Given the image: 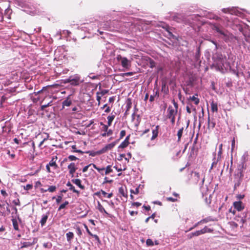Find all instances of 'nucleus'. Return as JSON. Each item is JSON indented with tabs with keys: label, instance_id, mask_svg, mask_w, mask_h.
<instances>
[{
	"label": "nucleus",
	"instance_id": "nucleus-21",
	"mask_svg": "<svg viewBox=\"0 0 250 250\" xmlns=\"http://www.w3.org/2000/svg\"><path fill=\"white\" fill-rule=\"evenodd\" d=\"M66 186L69 187V189L73 191V192L79 194V191L76 190L74 187L71 184L70 182H67Z\"/></svg>",
	"mask_w": 250,
	"mask_h": 250
},
{
	"label": "nucleus",
	"instance_id": "nucleus-14",
	"mask_svg": "<svg viewBox=\"0 0 250 250\" xmlns=\"http://www.w3.org/2000/svg\"><path fill=\"white\" fill-rule=\"evenodd\" d=\"M49 214V212H48L46 213V214H43L42 215V219L40 221V223H41V226L42 227H43L45 225V224L46 223V221H47V220L48 219Z\"/></svg>",
	"mask_w": 250,
	"mask_h": 250
},
{
	"label": "nucleus",
	"instance_id": "nucleus-25",
	"mask_svg": "<svg viewBox=\"0 0 250 250\" xmlns=\"http://www.w3.org/2000/svg\"><path fill=\"white\" fill-rule=\"evenodd\" d=\"M183 130H184V127H182L178 130V131L177 132L178 141V142L180 141L181 140V137L183 134Z\"/></svg>",
	"mask_w": 250,
	"mask_h": 250
},
{
	"label": "nucleus",
	"instance_id": "nucleus-54",
	"mask_svg": "<svg viewBox=\"0 0 250 250\" xmlns=\"http://www.w3.org/2000/svg\"><path fill=\"white\" fill-rule=\"evenodd\" d=\"M91 236L93 237L99 243H101V241L98 235L96 234H93V235H92Z\"/></svg>",
	"mask_w": 250,
	"mask_h": 250
},
{
	"label": "nucleus",
	"instance_id": "nucleus-7",
	"mask_svg": "<svg viewBox=\"0 0 250 250\" xmlns=\"http://www.w3.org/2000/svg\"><path fill=\"white\" fill-rule=\"evenodd\" d=\"M212 231V229L208 228L207 227H205L204 229L197 230L194 232H192L191 234L192 236H198L201 234H204L206 232H210Z\"/></svg>",
	"mask_w": 250,
	"mask_h": 250
},
{
	"label": "nucleus",
	"instance_id": "nucleus-55",
	"mask_svg": "<svg viewBox=\"0 0 250 250\" xmlns=\"http://www.w3.org/2000/svg\"><path fill=\"white\" fill-rule=\"evenodd\" d=\"M108 91L107 90H103L101 92H99V93L102 96L106 94Z\"/></svg>",
	"mask_w": 250,
	"mask_h": 250
},
{
	"label": "nucleus",
	"instance_id": "nucleus-22",
	"mask_svg": "<svg viewBox=\"0 0 250 250\" xmlns=\"http://www.w3.org/2000/svg\"><path fill=\"white\" fill-rule=\"evenodd\" d=\"M132 106V102L130 99H128L126 103V112H128Z\"/></svg>",
	"mask_w": 250,
	"mask_h": 250
},
{
	"label": "nucleus",
	"instance_id": "nucleus-9",
	"mask_svg": "<svg viewBox=\"0 0 250 250\" xmlns=\"http://www.w3.org/2000/svg\"><path fill=\"white\" fill-rule=\"evenodd\" d=\"M233 205L234 208L238 211L243 210L245 208L244 204L240 201L234 202Z\"/></svg>",
	"mask_w": 250,
	"mask_h": 250
},
{
	"label": "nucleus",
	"instance_id": "nucleus-17",
	"mask_svg": "<svg viewBox=\"0 0 250 250\" xmlns=\"http://www.w3.org/2000/svg\"><path fill=\"white\" fill-rule=\"evenodd\" d=\"M69 96L64 101H63L62 103V106L64 107V106H69L72 104V101L69 99Z\"/></svg>",
	"mask_w": 250,
	"mask_h": 250
},
{
	"label": "nucleus",
	"instance_id": "nucleus-4",
	"mask_svg": "<svg viewBox=\"0 0 250 250\" xmlns=\"http://www.w3.org/2000/svg\"><path fill=\"white\" fill-rule=\"evenodd\" d=\"M116 59L124 68L126 70L129 69L131 65L132 58L129 59L122 55L119 54L117 56Z\"/></svg>",
	"mask_w": 250,
	"mask_h": 250
},
{
	"label": "nucleus",
	"instance_id": "nucleus-34",
	"mask_svg": "<svg viewBox=\"0 0 250 250\" xmlns=\"http://www.w3.org/2000/svg\"><path fill=\"white\" fill-rule=\"evenodd\" d=\"M218 163V161L216 160V158H214L213 159V162L211 164V166L210 167L209 171H210L214 167H216L217 164Z\"/></svg>",
	"mask_w": 250,
	"mask_h": 250
},
{
	"label": "nucleus",
	"instance_id": "nucleus-53",
	"mask_svg": "<svg viewBox=\"0 0 250 250\" xmlns=\"http://www.w3.org/2000/svg\"><path fill=\"white\" fill-rule=\"evenodd\" d=\"M105 168L104 167L99 168L98 167V169H97L102 175H104V171Z\"/></svg>",
	"mask_w": 250,
	"mask_h": 250
},
{
	"label": "nucleus",
	"instance_id": "nucleus-37",
	"mask_svg": "<svg viewBox=\"0 0 250 250\" xmlns=\"http://www.w3.org/2000/svg\"><path fill=\"white\" fill-rule=\"evenodd\" d=\"M101 192L102 193L104 196H105L106 195L107 198H110L112 195H113V194L112 193H109V194H107L105 191L103 190H101Z\"/></svg>",
	"mask_w": 250,
	"mask_h": 250
},
{
	"label": "nucleus",
	"instance_id": "nucleus-47",
	"mask_svg": "<svg viewBox=\"0 0 250 250\" xmlns=\"http://www.w3.org/2000/svg\"><path fill=\"white\" fill-rule=\"evenodd\" d=\"M68 159L70 161H75L78 159V158L74 155H69L68 157Z\"/></svg>",
	"mask_w": 250,
	"mask_h": 250
},
{
	"label": "nucleus",
	"instance_id": "nucleus-16",
	"mask_svg": "<svg viewBox=\"0 0 250 250\" xmlns=\"http://www.w3.org/2000/svg\"><path fill=\"white\" fill-rule=\"evenodd\" d=\"M72 182L78 186L82 189H84V186L81 184V180L79 179H72Z\"/></svg>",
	"mask_w": 250,
	"mask_h": 250
},
{
	"label": "nucleus",
	"instance_id": "nucleus-33",
	"mask_svg": "<svg viewBox=\"0 0 250 250\" xmlns=\"http://www.w3.org/2000/svg\"><path fill=\"white\" fill-rule=\"evenodd\" d=\"M100 26L105 30H109L111 28L110 25H109V23L108 22H106L104 25H100Z\"/></svg>",
	"mask_w": 250,
	"mask_h": 250
},
{
	"label": "nucleus",
	"instance_id": "nucleus-41",
	"mask_svg": "<svg viewBox=\"0 0 250 250\" xmlns=\"http://www.w3.org/2000/svg\"><path fill=\"white\" fill-rule=\"evenodd\" d=\"M100 125H103V130L105 132H107L109 126L104 124L102 122L100 123Z\"/></svg>",
	"mask_w": 250,
	"mask_h": 250
},
{
	"label": "nucleus",
	"instance_id": "nucleus-13",
	"mask_svg": "<svg viewBox=\"0 0 250 250\" xmlns=\"http://www.w3.org/2000/svg\"><path fill=\"white\" fill-rule=\"evenodd\" d=\"M159 128V126L157 125L155 126V128L152 129V136L151 138V140H154L155 139L157 138L158 135V130Z\"/></svg>",
	"mask_w": 250,
	"mask_h": 250
},
{
	"label": "nucleus",
	"instance_id": "nucleus-63",
	"mask_svg": "<svg viewBox=\"0 0 250 250\" xmlns=\"http://www.w3.org/2000/svg\"><path fill=\"white\" fill-rule=\"evenodd\" d=\"M13 202L15 205H17V206L20 205V201L19 199H18L17 200H14Z\"/></svg>",
	"mask_w": 250,
	"mask_h": 250
},
{
	"label": "nucleus",
	"instance_id": "nucleus-20",
	"mask_svg": "<svg viewBox=\"0 0 250 250\" xmlns=\"http://www.w3.org/2000/svg\"><path fill=\"white\" fill-rule=\"evenodd\" d=\"M74 233L72 232L69 231L68 232L66 233V236L67 241L70 243L71 240L74 238Z\"/></svg>",
	"mask_w": 250,
	"mask_h": 250
},
{
	"label": "nucleus",
	"instance_id": "nucleus-36",
	"mask_svg": "<svg viewBox=\"0 0 250 250\" xmlns=\"http://www.w3.org/2000/svg\"><path fill=\"white\" fill-rule=\"evenodd\" d=\"M146 244L147 246H153L154 242L151 239H147L146 241Z\"/></svg>",
	"mask_w": 250,
	"mask_h": 250
},
{
	"label": "nucleus",
	"instance_id": "nucleus-8",
	"mask_svg": "<svg viewBox=\"0 0 250 250\" xmlns=\"http://www.w3.org/2000/svg\"><path fill=\"white\" fill-rule=\"evenodd\" d=\"M80 77L78 74H75L71 76V85L73 86H77L80 84Z\"/></svg>",
	"mask_w": 250,
	"mask_h": 250
},
{
	"label": "nucleus",
	"instance_id": "nucleus-1",
	"mask_svg": "<svg viewBox=\"0 0 250 250\" xmlns=\"http://www.w3.org/2000/svg\"><path fill=\"white\" fill-rule=\"evenodd\" d=\"M207 16L210 19H215L218 21L217 22L211 23V27L212 30L217 33L219 38L223 39L225 42L230 41L233 39L234 36L233 35L223 27L221 24L222 19L212 14H208Z\"/></svg>",
	"mask_w": 250,
	"mask_h": 250
},
{
	"label": "nucleus",
	"instance_id": "nucleus-35",
	"mask_svg": "<svg viewBox=\"0 0 250 250\" xmlns=\"http://www.w3.org/2000/svg\"><path fill=\"white\" fill-rule=\"evenodd\" d=\"M32 246L31 242H24L22 243L21 248H27Z\"/></svg>",
	"mask_w": 250,
	"mask_h": 250
},
{
	"label": "nucleus",
	"instance_id": "nucleus-27",
	"mask_svg": "<svg viewBox=\"0 0 250 250\" xmlns=\"http://www.w3.org/2000/svg\"><path fill=\"white\" fill-rule=\"evenodd\" d=\"M200 49L199 48H198L195 55V60L196 62H198L200 60Z\"/></svg>",
	"mask_w": 250,
	"mask_h": 250
},
{
	"label": "nucleus",
	"instance_id": "nucleus-23",
	"mask_svg": "<svg viewBox=\"0 0 250 250\" xmlns=\"http://www.w3.org/2000/svg\"><path fill=\"white\" fill-rule=\"evenodd\" d=\"M98 208L101 212H104L106 214L108 215V213L106 211L104 207L101 205L100 202H98Z\"/></svg>",
	"mask_w": 250,
	"mask_h": 250
},
{
	"label": "nucleus",
	"instance_id": "nucleus-26",
	"mask_svg": "<svg viewBox=\"0 0 250 250\" xmlns=\"http://www.w3.org/2000/svg\"><path fill=\"white\" fill-rule=\"evenodd\" d=\"M104 170H105L104 174L105 175H107L109 173H111V172H112L113 171V170L111 168V167L110 165L107 166Z\"/></svg>",
	"mask_w": 250,
	"mask_h": 250
},
{
	"label": "nucleus",
	"instance_id": "nucleus-43",
	"mask_svg": "<svg viewBox=\"0 0 250 250\" xmlns=\"http://www.w3.org/2000/svg\"><path fill=\"white\" fill-rule=\"evenodd\" d=\"M240 222L244 224L246 222V214H243V216L240 217Z\"/></svg>",
	"mask_w": 250,
	"mask_h": 250
},
{
	"label": "nucleus",
	"instance_id": "nucleus-18",
	"mask_svg": "<svg viewBox=\"0 0 250 250\" xmlns=\"http://www.w3.org/2000/svg\"><path fill=\"white\" fill-rule=\"evenodd\" d=\"M19 6H21V8H29V4L26 1H18Z\"/></svg>",
	"mask_w": 250,
	"mask_h": 250
},
{
	"label": "nucleus",
	"instance_id": "nucleus-62",
	"mask_svg": "<svg viewBox=\"0 0 250 250\" xmlns=\"http://www.w3.org/2000/svg\"><path fill=\"white\" fill-rule=\"evenodd\" d=\"M77 233L79 235H81L82 234V231L79 228H77Z\"/></svg>",
	"mask_w": 250,
	"mask_h": 250
},
{
	"label": "nucleus",
	"instance_id": "nucleus-11",
	"mask_svg": "<svg viewBox=\"0 0 250 250\" xmlns=\"http://www.w3.org/2000/svg\"><path fill=\"white\" fill-rule=\"evenodd\" d=\"M167 118L175 117L177 114V110H175L172 108L171 106H169L167 109Z\"/></svg>",
	"mask_w": 250,
	"mask_h": 250
},
{
	"label": "nucleus",
	"instance_id": "nucleus-52",
	"mask_svg": "<svg viewBox=\"0 0 250 250\" xmlns=\"http://www.w3.org/2000/svg\"><path fill=\"white\" fill-rule=\"evenodd\" d=\"M134 74V72H126V73L123 74V76H130L133 75Z\"/></svg>",
	"mask_w": 250,
	"mask_h": 250
},
{
	"label": "nucleus",
	"instance_id": "nucleus-51",
	"mask_svg": "<svg viewBox=\"0 0 250 250\" xmlns=\"http://www.w3.org/2000/svg\"><path fill=\"white\" fill-rule=\"evenodd\" d=\"M91 166V164H89V165H87V166H85V167L83 168V170H82L83 172H86V171H87V169H88V167H90Z\"/></svg>",
	"mask_w": 250,
	"mask_h": 250
},
{
	"label": "nucleus",
	"instance_id": "nucleus-31",
	"mask_svg": "<svg viewBox=\"0 0 250 250\" xmlns=\"http://www.w3.org/2000/svg\"><path fill=\"white\" fill-rule=\"evenodd\" d=\"M119 193L124 197L126 196V194L125 192V190L123 187H121L119 189Z\"/></svg>",
	"mask_w": 250,
	"mask_h": 250
},
{
	"label": "nucleus",
	"instance_id": "nucleus-28",
	"mask_svg": "<svg viewBox=\"0 0 250 250\" xmlns=\"http://www.w3.org/2000/svg\"><path fill=\"white\" fill-rule=\"evenodd\" d=\"M190 99L193 101L196 105H197L199 103V99L195 97V96L190 97Z\"/></svg>",
	"mask_w": 250,
	"mask_h": 250
},
{
	"label": "nucleus",
	"instance_id": "nucleus-15",
	"mask_svg": "<svg viewBox=\"0 0 250 250\" xmlns=\"http://www.w3.org/2000/svg\"><path fill=\"white\" fill-rule=\"evenodd\" d=\"M129 137L128 136L126 137L125 139L120 144V145L119 146V148H124L126 147L128 144V140H129Z\"/></svg>",
	"mask_w": 250,
	"mask_h": 250
},
{
	"label": "nucleus",
	"instance_id": "nucleus-12",
	"mask_svg": "<svg viewBox=\"0 0 250 250\" xmlns=\"http://www.w3.org/2000/svg\"><path fill=\"white\" fill-rule=\"evenodd\" d=\"M75 164L74 163H71L68 166V169H69V173L73 176L74 173L77 169Z\"/></svg>",
	"mask_w": 250,
	"mask_h": 250
},
{
	"label": "nucleus",
	"instance_id": "nucleus-32",
	"mask_svg": "<svg viewBox=\"0 0 250 250\" xmlns=\"http://www.w3.org/2000/svg\"><path fill=\"white\" fill-rule=\"evenodd\" d=\"M12 223H13L14 229L15 230H18L19 229V226H18V224L17 221L16 220L13 219L12 220Z\"/></svg>",
	"mask_w": 250,
	"mask_h": 250
},
{
	"label": "nucleus",
	"instance_id": "nucleus-39",
	"mask_svg": "<svg viewBox=\"0 0 250 250\" xmlns=\"http://www.w3.org/2000/svg\"><path fill=\"white\" fill-rule=\"evenodd\" d=\"M102 96L100 94L99 92H97L96 93V100L98 102V105L100 104V100L101 99Z\"/></svg>",
	"mask_w": 250,
	"mask_h": 250
},
{
	"label": "nucleus",
	"instance_id": "nucleus-64",
	"mask_svg": "<svg viewBox=\"0 0 250 250\" xmlns=\"http://www.w3.org/2000/svg\"><path fill=\"white\" fill-rule=\"evenodd\" d=\"M0 192H1V194L4 196H6L7 195V193L6 192V191L4 190H1L0 191Z\"/></svg>",
	"mask_w": 250,
	"mask_h": 250
},
{
	"label": "nucleus",
	"instance_id": "nucleus-45",
	"mask_svg": "<svg viewBox=\"0 0 250 250\" xmlns=\"http://www.w3.org/2000/svg\"><path fill=\"white\" fill-rule=\"evenodd\" d=\"M222 147H223V144H221L219 145V151L218 152V155H220L222 154Z\"/></svg>",
	"mask_w": 250,
	"mask_h": 250
},
{
	"label": "nucleus",
	"instance_id": "nucleus-59",
	"mask_svg": "<svg viewBox=\"0 0 250 250\" xmlns=\"http://www.w3.org/2000/svg\"><path fill=\"white\" fill-rule=\"evenodd\" d=\"M141 205V204L139 202H134L132 204V206H136V207H139Z\"/></svg>",
	"mask_w": 250,
	"mask_h": 250
},
{
	"label": "nucleus",
	"instance_id": "nucleus-49",
	"mask_svg": "<svg viewBox=\"0 0 250 250\" xmlns=\"http://www.w3.org/2000/svg\"><path fill=\"white\" fill-rule=\"evenodd\" d=\"M32 188V185L30 184H27L26 185V186L24 187V189L28 190Z\"/></svg>",
	"mask_w": 250,
	"mask_h": 250
},
{
	"label": "nucleus",
	"instance_id": "nucleus-10",
	"mask_svg": "<svg viewBox=\"0 0 250 250\" xmlns=\"http://www.w3.org/2000/svg\"><path fill=\"white\" fill-rule=\"evenodd\" d=\"M117 142V141H115L114 142H112L110 144L106 145L104 147L102 148L100 153H104L108 150H111L115 146Z\"/></svg>",
	"mask_w": 250,
	"mask_h": 250
},
{
	"label": "nucleus",
	"instance_id": "nucleus-58",
	"mask_svg": "<svg viewBox=\"0 0 250 250\" xmlns=\"http://www.w3.org/2000/svg\"><path fill=\"white\" fill-rule=\"evenodd\" d=\"M84 227L86 230V231L88 233L89 235H90V236H92L93 235V234L90 231V230H89L87 226L86 225H84Z\"/></svg>",
	"mask_w": 250,
	"mask_h": 250
},
{
	"label": "nucleus",
	"instance_id": "nucleus-24",
	"mask_svg": "<svg viewBox=\"0 0 250 250\" xmlns=\"http://www.w3.org/2000/svg\"><path fill=\"white\" fill-rule=\"evenodd\" d=\"M115 118V115H112L111 116H108V117H107V119H108V126H110L111 125V123L112 122V121H113V120Z\"/></svg>",
	"mask_w": 250,
	"mask_h": 250
},
{
	"label": "nucleus",
	"instance_id": "nucleus-61",
	"mask_svg": "<svg viewBox=\"0 0 250 250\" xmlns=\"http://www.w3.org/2000/svg\"><path fill=\"white\" fill-rule=\"evenodd\" d=\"M71 76H70L68 79L65 80V83H70L71 84Z\"/></svg>",
	"mask_w": 250,
	"mask_h": 250
},
{
	"label": "nucleus",
	"instance_id": "nucleus-60",
	"mask_svg": "<svg viewBox=\"0 0 250 250\" xmlns=\"http://www.w3.org/2000/svg\"><path fill=\"white\" fill-rule=\"evenodd\" d=\"M167 200L173 202H175L177 200V199H174V198H173L172 197H167Z\"/></svg>",
	"mask_w": 250,
	"mask_h": 250
},
{
	"label": "nucleus",
	"instance_id": "nucleus-42",
	"mask_svg": "<svg viewBox=\"0 0 250 250\" xmlns=\"http://www.w3.org/2000/svg\"><path fill=\"white\" fill-rule=\"evenodd\" d=\"M62 196L63 195L62 194H61L57 196V198H56V203L57 204H59L61 202L62 199Z\"/></svg>",
	"mask_w": 250,
	"mask_h": 250
},
{
	"label": "nucleus",
	"instance_id": "nucleus-2",
	"mask_svg": "<svg viewBox=\"0 0 250 250\" xmlns=\"http://www.w3.org/2000/svg\"><path fill=\"white\" fill-rule=\"evenodd\" d=\"M213 65L216 69L219 71L223 70L225 67V63L226 62V58L224 57L221 53L216 52L213 55Z\"/></svg>",
	"mask_w": 250,
	"mask_h": 250
},
{
	"label": "nucleus",
	"instance_id": "nucleus-6",
	"mask_svg": "<svg viewBox=\"0 0 250 250\" xmlns=\"http://www.w3.org/2000/svg\"><path fill=\"white\" fill-rule=\"evenodd\" d=\"M222 11L224 13H230V14H234L238 16H240L242 14L236 7L223 8Z\"/></svg>",
	"mask_w": 250,
	"mask_h": 250
},
{
	"label": "nucleus",
	"instance_id": "nucleus-48",
	"mask_svg": "<svg viewBox=\"0 0 250 250\" xmlns=\"http://www.w3.org/2000/svg\"><path fill=\"white\" fill-rule=\"evenodd\" d=\"M201 224V221H199V222H198L197 223H196V224H195V225L191 228H190L189 229V230H191L192 229H193L197 227V226H198L200 224Z\"/></svg>",
	"mask_w": 250,
	"mask_h": 250
},
{
	"label": "nucleus",
	"instance_id": "nucleus-46",
	"mask_svg": "<svg viewBox=\"0 0 250 250\" xmlns=\"http://www.w3.org/2000/svg\"><path fill=\"white\" fill-rule=\"evenodd\" d=\"M215 125H216L214 121H211V122L209 124H208V127H211L212 128H213L215 127Z\"/></svg>",
	"mask_w": 250,
	"mask_h": 250
},
{
	"label": "nucleus",
	"instance_id": "nucleus-50",
	"mask_svg": "<svg viewBox=\"0 0 250 250\" xmlns=\"http://www.w3.org/2000/svg\"><path fill=\"white\" fill-rule=\"evenodd\" d=\"M130 192L131 193H134L135 194H137L139 193V187L137 188H135V190H130Z\"/></svg>",
	"mask_w": 250,
	"mask_h": 250
},
{
	"label": "nucleus",
	"instance_id": "nucleus-3",
	"mask_svg": "<svg viewBox=\"0 0 250 250\" xmlns=\"http://www.w3.org/2000/svg\"><path fill=\"white\" fill-rule=\"evenodd\" d=\"M243 169H244V165L243 164L242 166H239L237 172L234 175V188L236 189L238 187H239L243 179L244 174H243Z\"/></svg>",
	"mask_w": 250,
	"mask_h": 250
},
{
	"label": "nucleus",
	"instance_id": "nucleus-38",
	"mask_svg": "<svg viewBox=\"0 0 250 250\" xmlns=\"http://www.w3.org/2000/svg\"><path fill=\"white\" fill-rule=\"evenodd\" d=\"M72 148L73 149V152H78V153H80L81 154L83 153V152L82 151V150L76 149V146H72Z\"/></svg>",
	"mask_w": 250,
	"mask_h": 250
},
{
	"label": "nucleus",
	"instance_id": "nucleus-19",
	"mask_svg": "<svg viewBox=\"0 0 250 250\" xmlns=\"http://www.w3.org/2000/svg\"><path fill=\"white\" fill-rule=\"evenodd\" d=\"M210 105H211V110L212 112H217L218 111L217 104L216 103H214L213 101H212L210 104Z\"/></svg>",
	"mask_w": 250,
	"mask_h": 250
},
{
	"label": "nucleus",
	"instance_id": "nucleus-29",
	"mask_svg": "<svg viewBox=\"0 0 250 250\" xmlns=\"http://www.w3.org/2000/svg\"><path fill=\"white\" fill-rule=\"evenodd\" d=\"M56 189V187L54 186H50L48 189L46 190H44V192L49 191L50 192H53L55 191Z\"/></svg>",
	"mask_w": 250,
	"mask_h": 250
},
{
	"label": "nucleus",
	"instance_id": "nucleus-44",
	"mask_svg": "<svg viewBox=\"0 0 250 250\" xmlns=\"http://www.w3.org/2000/svg\"><path fill=\"white\" fill-rule=\"evenodd\" d=\"M52 103V101H50V102H49L48 104H43V105H42L41 106V109L42 110H44L45 108H46L47 107L51 105V103Z\"/></svg>",
	"mask_w": 250,
	"mask_h": 250
},
{
	"label": "nucleus",
	"instance_id": "nucleus-40",
	"mask_svg": "<svg viewBox=\"0 0 250 250\" xmlns=\"http://www.w3.org/2000/svg\"><path fill=\"white\" fill-rule=\"evenodd\" d=\"M52 244L51 243H45L43 244L44 248L50 249L52 247Z\"/></svg>",
	"mask_w": 250,
	"mask_h": 250
},
{
	"label": "nucleus",
	"instance_id": "nucleus-5",
	"mask_svg": "<svg viewBox=\"0 0 250 250\" xmlns=\"http://www.w3.org/2000/svg\"><path fill=\"white\" fill-rule=\"evenodd\" d=\"M172 20L179 23H186L187 21L185 16L183 14L175 13L170 16Z\"/></svg>",
	"mask_w": 250,
	"mask_h": 250
},
{
	"label": "nucleus",
	"instance_id": "nucleus-56",
	"mask_svg": "<svg viewBox=\"0 0 250 250\" xmlns=\"http://www.w3.org/2000/svg\"><path fill=\"white\" fill-rule=\"evenodd\" d=\"M125 135V131L124 130L120 132V138H123Z\"/></svg>",
	"mask_w": 250,
	"mask_h": 250
},
{
	"label": "nucleus",
	"instance_id": "nucleus-57",
	"mask_svg": "<svg viewBox=\"0 0 250 250\" xmlns=\"http://www.w3.org/2000/svg\"><path fill=\"white\" fill-rule=\"evenodd\" d=\"M245 197V195L243 194H238L237 195L236 197L239 200H241L243 199Z\"/></svg>",
	"mask_w": 250,
	"mask_h": 250
},
{
	"label": "nucleus",
	"instance_id": "nucleus-30",
	"mask_svg": "<svg viewBox=\"0 0 250 250\" xmlns=\"http://www.w3.org/2000/svg\"><path fill=\"white\" fill-rule=\"evenodd\" d=\"M69 204L68 202L66 201H65V202L62 204H61L59 208H58V211H60L61 210V209H63V208H65V207L68 205Z\"/></svg>",
	"mask_w": 250,
	"mask_h": 250
}]
</instances>
